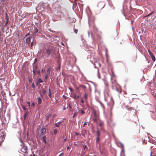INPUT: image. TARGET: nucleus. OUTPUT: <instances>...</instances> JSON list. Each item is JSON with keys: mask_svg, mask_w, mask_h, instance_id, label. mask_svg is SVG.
<instances>
[{"mask_svg": "<svg viewBox=\"0 0 156 156\" xmlns=\"http://www.w3.org/2000/svg\"><path fill=\"white\" fill-rule=\"evenodd\" d=\"M112 87L113 89H115L119 93L122 92L121 89L119 85L117 83L116 81L114 80L112 81Z\"/></svg>", "mask_w": 156, "mask_h": 156, "instance_id": "obj_1", "label": "nucleus"}, {"mask_svg": "<svg viewBox=\"0 0 156 156\" xmlns=\"http://www.w3.org/2000/svg\"><path fill=\"white\" fill-rule=\"evenodd\" d=\"M45 51L48 56L50 55H52L55 53V50L53 48L49 47L48 48H45Z\"/></svg>", "mask_w": 156, "mask_h": 156, "instance_id": "obj_2", "label": "nucleus"}, {"mask_svg": "<svg viewBox=\"0 0 156 156\" xmlns=\"http://www.w3.org/2000/svg\"><path fill=\"white\" fill-rule=\"evenodd\" d=\"M54 11L56 14L62 13V7L59 5H57L55 6Z\"/></svg>", "mask_w": 156, "mask_h": 156, "instance_id": "obj_3", "label": "nucleus"}, {"mask_svg": "<svg viewBox=\"0 0 156 156\" xmlns=\"http://www.w3.org/2000/svg\"><path fill=\"white\" fill-rule=\"evenodd\" d=\"M108 125L111 127H113L115 125V122L111 119H110L108 120Z\"/></svg>", "mask_w": 156, "mask_h": 156, "instance_id": "obj_4", "label": "nucleus"}, {"mask_svg": "<svg viewBox=\"0 0 156 156\" xmlns=\"http://www.w3.org/2000/svg\"><path fill=\"white\" fill-rule=\"evenodd\" d=\"M27 147L25 145H23L20 149V151L23 153L26 154L28 153L27 151Z\"/></svg>", "mask_w": 156, "mask_h": 156, "instance_id": "obj_5", "label": "nucleus"}, {"mask_svg": "<svg viewBox=\"0 0 156 156\" xmlns=\"http://www.w3.org/2000/svg\"><path fill=\"white\" fill-rule=\"evenodd\" d=\"M50 76V68H48L47 71V73L45 74V79L47 80L48 78V77Z\"/></svg>", "mask_w": 156, "mask_h": 156, "instance_id": "obj_6", "label": "nucleus"}, {"mask_svg": "<svg viewBox=\"0 0 156 156\" xmlns=\"http://www.w3.org/2000/svg\"><path fill=\"white\" fill-rule=\"evenodd\" d=\"M148 51L149 55L151 58H152V60L154 61H155V58L153 53L150 51V50L149 49H148Z\"/></svg>", "mask_w": 156, "mask_h": 156, "instance_id": "obj_7", "label": "nucleus"}, {"mask_svg": "<svg viewBox=\"0 0 156 156\" xmlns=\"http://www.w3.org/2000/svg\"><path fill=\"white\" fill-rule=\"evenodd\" d=\"M41 133L40 134L41 137H42L43 136H44V134L46 133V129L45 128H43L41 131Z\"/></svg>", "mask_w": 156, "mask_h": 156, "instance_id": "obj_8", "label": "nucleus"}, {"mask_svg": "<svg viewBox=\"0 0 156 156\" xmlns=\"http://www.w3.org/2000/svg\"><path fill=\"white\" fill-rule=\"evenodd\" d=\"M32 38V37H30L27 38L26 39V42L28 44H29L30 43V40Z\"/></svg>", "mask_w": 156, "mask_h": 156, "instance_id": "obj_9", "label": "nucleus"}, {"mask_svg": "<svg viewBox=\"0 0 156 156\" xmlns=\"http://www.w3.org/2000/svg\"><path fill=\"white\" fill-rule=\"evenodd\" d=\"M51 114H47L45 118L46 120L47 121L51 117Z\"/></svg>", "mask_w": 156, "mask_h": 156, "instance_id": "obj_10", "label": "nucleus"}, {"mask_svg": "<svg viewBox=\"0 0 156 156\" xmlns=\"http://www.w3.org/2000/svg\"><path fill=\"white\" fill-rule=\"evenodd\" d=\"M43 141L45 144H46L47 143V142L46 140V136L45 135H44V136H42V137H41Z\"/></svg>", "mask_w": 156, "mask_h": 156, "instance_id": "obj_11", "label": "nucleus"}, {"mask_svg": "<svg viewBox=\"0 0 156 156\" xmlns=\"http://www.w3.org/2000/svg\"><path fill=\"white\" fill-rule=\"evenodd\" d=\"M5 19L7 20V21L6 23H5V26L9 22V18L7 16V14H6V16L5 17Z\"/></svg>", "mask_w": 156, "mask_h": 156, "instance_id": "obj_12", "label": "nucleus"}, {"mask_svg": "<svg viewBox=\"0 0 156 156\" xmlns=\"http://www.w3.org/2000/svg\"><path fill=\"white\" fill-rule=\"evenodd\" d=\"M38 31V29L37 28H34L33 30V32L34 34H36Z\"/></svg>", "mask_w": 156, "mask_h": 156, "instance_id": "obj_13", "label": "nucleus"}, {"mask_svg": "<svg viewBox=\"0 0 156 156\" xmlns=\"http://www.w3.org/2000/svg\"><path fill=\"white\" fill-rule=\"evenodd\" d=\"M37 100L38 101V104H40L42 102V100L40 97H38L37 98Z\"/></svg>", "mask_w": 156, "mask_h": 156, "instance_id": "obj_14", "label": "nucleus"}, {"mask_svg": "<svg viewBox=\"0 0 156 156\" xmlns=\"http://www.w3.org/2000/svg\"><path fill=\"white\" fill-rule=\"evenodd\" d=\"M100 132L98 129H97V137H99L100 136Z\"/></svg>", "mask_w": 156, "mask_h": 156, "instance_id": "obj_15", "label": "nucleus"}, {"mask_svg": "<svg viewBox=\"0 0 156 156\" xmlns=\"http://www.w3.org/2000/svg\"><path fill=\"white\" fill-rule=\"evenodd\" d=\"M87 95L86 93H85L84 94L83 98L85 100V101H87Z\"/></svg>", "mask_w": 156, "mask_h": 156, "instance_id": "obj_16", "label": "nucleus"}, {"mask_svg": "<svg viewBox=\"0 0 156 156\" xmlns=\"http://www.w3.org/2000/svg\"><path fill=\"white\" fill-rule=\"evenodd\" d=\"M104 123L102 121H100V122H99V125L101 127L104 125Z\"/></svg>", "mask_w": 156, "mask_h": 156, "instance_id": "obj_17", "label": "nucleus"}, {"mask_svg": "<svg viewBox=\"0 0 156 156\" xmlns=\"http://www.w3.org/2000/svg\"><path fill=\"white\" fill-rule=\"evenodd\" d=\"M111 72L112 76L113 77L115 76V74L112 69L111 70Z\"/></svg>", "mask_w": 156, "mask_h": 156, "instance_id": "obj_18", "label": "nucleus"}, {"mask_svg": "<svg viewBox=\"0 0 156 156\" xmlns=\"http://www.w3.org/2000/svg\"><path fill=\"white\" fill-rule=\"evenodd\" d=\"M37 81L39 83H41L43 82L42 81L40 78L38 79Z\"/></svg>", "mask_w": 156, "mask_h": 156, "instance_id": "obj_19", "label": "nucleus"}, {"mask_svg": "<svg viewBox=\"0 0 156 156\" xmlns=\"http://www.w3.org/2000/svg\"><path fill=\"white\" fill-rule=\"evenodd\" d=\"M57 132V130L56 129H55L53 130V133L54 134H56Z\"/></svg>", "mask_w": 156, "mask_h": 156, "instance_id": "obj_20", "label": "nucleus"}, {"mask_svg": "<svg viewBox=\"0 0 156 156\" xmlns=\"http://www.w3.org/2000/svg\"><path fill=\"white\" fill-rule=\"evenodd\" d=\"M111 103H112V105H113L114 101V100L112 97H111Z\"/></svg>", "mask_w": 156, "mask_h": 156, "instance_id": "obj_21", "label": "nucleus"}, {"mask_svg": "<svg viewBox=\"0 0 156 156\" xmlns=\"http://www.w3.org/2000/svg\"><path fill=\"white\" fill-rule=\"evenodd\" d=\"M34 42H32L31 43V44L29 46L30 47V48H33V45L34 44Z\"/></svg>", "mask_w": 156, "mask_h": 156, "instance_id": "obj_22", "label": "nucleus"}, {"mask_svg": "<svg viewBox=\"0 0 156 156\" xmlns=\"http://www.w3.org/2000/svg\"><path fill=\"white\" fill-rule=\"evenodd\" d=\"M100 140V137H97L96 138V143H98L99 142Z\"/></svg>", "mask_w": 156, "mask_h": 156, "instance_id": "obj_23", "label": "nucleus"}, {"mask_svg": "<svg viewBox=\"0 0 156 156\" xmlns=\"http://www.w3.org/2000/svg\"><path fill=\"white\" fill-rule=\"evenodd\" d=\"M128 110L129 111H131V110H135L133 108H128Z\"/></svg>", "mask_w": 156, "mask_h": 156, "instance_id": "obj_24", "label": "nucleus"}, {"mask_svg": "<svg viewBox=\"0 0 156 156\" xmlns=\"http://www.w3.org/2000/svg\"><path fill=\"white\" fill-rule=\"evenodd\" d=\"M28 115V113L27 112L24 115V119H25L26 118V117Z\"/></svg>", "mask_w": 156, "mask_h": 156, "instance_id": "obj_25", "label": "nucleus"}, {"mask_svg": "<svg viewBox=\"0 0 156 156\" xmlns=\"http://www.w3.org/2000/svg\"><path fill=\"white\" fill-rule=\"evenodd\" d=\"M83 149H84V150H87V146L85 145H84V146H83Z\"/></svg>", "mask_w": 156, "mask_h": 156, "instance_id": "obj_26", "label": "nucleus"}, {"mask_svg": "<svg viewBox=\"0 0 156 156\" xmlns=\"http://www.w3.org/2000/svg\"><path fill=\"white\" fill-rule=\"evenodd\" d=\"M80 86V87H82L84 89H85L86 88V86L84 85H81Z\"/></svg>", "mask_w": 156, "mask_h": 156, "instance_id": "obj_27", "label": "nucleus"}, {"mask_svg": "<svg viewBox=\"0 0 156 156\" xmlns=\"http://www.w3.org/2000/svg\"><path fill=\"white\" fill-rule=\"evenodd\" d=\"M55 126H56L57 127H59V125L57 123H55Z\"/></svg>", "mask_w": 156, "mask_h": 156, "instance_id": "obj_28", "label": "nucleus"}, {"mask_svg": "<svg viewBox=\"0 0 156 156\" xmlns=\"http://www.w3.org/2000/svg\"><path fill=\"white\" fill-rule=\"evenodd\" d=\"M87 122L85 121L84 122V123L83 125V126L84 127L86 125H87Z\"/></svg>", "mask_w": 156, "mask_h": 156, "instance_id": "obj_29", "label": "nucleus"}, {"mask_svg": "<svg viewBox=\"0 0 156 156\" xmlns=\"http://www.w3.org/2000/svg\"><path fill=\"white\" fill-rule=\"evenodd\" d=\"M77 116V114L76 113H75L73 116V118H74Z\"/></svg>", "mask_w": 156, "mask_h": 156, "instance_id": "obj_30", "label": "nucleus"}, {"mask_svg": "<svg viewBox=\"0 0 156 156\" xmlns=\"http://www.w3.org/2000/svg\"><path fill=\"white\" fill-rule=\"evenodd\" d=\"M74 32L76 34H77V32H78V30L76 29H75L74 30Z\"/></svg>", "mask_w": 156, "mask_h": 156, "instance_id": "obj_31", "label": "nucleus"}, {"mask_svg": "<svg viewBox=\"0 0 156 156\" xmlns=\"http://www.w3.org/2000/svg\"><path fill=\"white\" fill-rule=\"evenodd\" d=\"M33 72L34 74H36V73H37L36 70L35 69L33 70Z\"/></svg>", "mask_w": 156, "mask_h": 156, "instance_id": "obj_32", "label": "nucleus"}, {"mask_svg": "<svg viewBox=\"0 0 156 156\" xmlns=\"http://www.w3.org/2000/svg\"><path fill=\"white\" fill-rule=\"evenodd\" d=\"M73 98L75 99H76V94H74Z\"/></svg>", "mask_w": 156, "mask_h": 156, "instance_id": "obj_33", "label": "nucleus"}, {"mask_svg": "<svg viewBox=\"0 0 156 156\" xmlns=\"http://www.w3.org/2000/svg\"><path fill=\"white\" fill-rule=\"evenodd\" d=\"M46 91L44 90L42 91V93L43 94H45Z\"/></svg>", "mask_w": 156, "mask_h": 156, "instance_id": "obj_34", "label": "nucleus"}, {"mask_svg": "<svg viewBox=\"0 0 156 156\" xmlns=\"http://www.w3.org/2000/svg\"><path fill=\"white\" fill-rule=\"evenodd\" d=\"M93 121L95 122H97V119L96 118H95L93 119Z\"/></svg>", "mask_w": 156, "mask_h": 156, "instance_id": "obj_35", "label": "nucleus"}, {"mask_svg": "<svg viewBox=\"0 0 156 156\" xmlns=\"http://www.w3.org/2000/svg\"><path fill=\"white\" fill-rule=\"evenodd\" d=\"M32 87L33 88H34L35 87V85L34 83H33L32 84Z\"/></svg>", "mask_w": 156, "mask_h": 156, "instance_id": "obj_36", "label": "nucleus"}, {"mask_svg": "<svg viewBox=\"0 0 156 156\" xmlns=\"http://www.w3.org/2000/svg\"><path fill=\"white\" fill-rule=\"evenodd\" d=\"M81 112L82 114H83L85 113L84 111L83 110H81Z\"/></svg>", "mask_w": 156, "mask_h": 156, "instance_id": "obj_37", "label": "nucleus"}, {"mask_svg": "<svg viewBox=\"0 0 156 156\" xmlns=\"http://www.w3.org/2000/svg\"><path fill=\"white\" fill-rule=\"evenodd\" d=\"M69 90H70V91L71 92H72L73 91V89L72 88H71V87H69Z\"/></svg>", "mask_w": 156, "mask_h": 156, "instance_id": "obj_38", "label": "nucleus"}, {"mask_svg": "<svg viewBox=\"0 0 156 156\" xmlns=\"http://www.w3.org/2000/svg\"><path fill=\"white\" fill-rule=\"evenodd\" d=\"M41 71L42 73H44V72H45V70L44 69H42L41 70Z\"/></svg>", "mask_w": 156, "mask_h": 156, "instance_id": "obj_39", "label": "nucleus"}, {"mask_svg": "<svg viewBox=\"0 0 156 156\" xmlns=\"http://www.w3.org/2000/svg\"><path fill=\"white\" fill-rule=\"evenodd\" d=\"M94 116H95V117H96L97 116V114L95 112H94Z\"/></svg>", "mask_w": 156, "mask_h": 156, "instance_id": "obj_40", "label": "nucleus"}, {"mask_svg": "<svg viewBox=\"0 0 156 156\" xmlns=\"http://www.w3.org/2000/svg\"><path fill=\"white\" fill-rule=\"evenodd\" d=\"M49 96L50 98H51L52 96L51 93H50V94H49Z\"/></svg>", "mask_w": 156, "mask_h": 156, "instance_id": "obj_41", "label": "nucleus"}, {"mask_svg": "<svg viewBox=\"0 0 156 156\" xmlns=\"http://www.w3.org/2000/svg\"><path fill=\"white\" fill-rule=\"evenodd\" d=\"M22 108L24 110H26L27 109L26 107H25L24 106H23Z\"/></svg>", "mask_w": 156, "mask_h": 156, "instance_id": "obj_42", "label": "nucleus"}, {"mask_svg": "<svg viewBox=\"0 0 156 156\" xmlns=\"http://www.w3.org/2000/svg\"><path fill=\"white\" fill-rule=\"evenodd\" d=\"M31 106H35V104L34 102H33L31 104Z\"/></svg>", "mask_w": 156, "mask_h": 156, "instance_id": "obj_43", "label": "nucleus"}, {"mask_svg": "<svg viewBox=\"0 0 156 156\" xmlns=\"http://www.w3.org/2000/svg\"><path fill=\"white\" fill-rule=\"evenodd\" d=\"M37 73L38 74H40V70H38L37 72Z\"/></svg>", "mask_w": 156, "mask_h": 156, "instance_id": "obj_44", "label": "nucleus"}, {"mask_svg": "<svg viewBox=\"0 0 156 156\" xmlns=\"http://www.w3.org/2000/svg\"><path fill=\"white\" fill-rule=\"evenodd\" d=\"M27 103L28 104V107H30V103L29 102H27Z\"/></svg>", "mask_w": 156, "mask_h": 156, "instance_id": "obj_45", "label": "nucleus"}, {"mask_svg": "<svg viewBox=\"0 0 156 156\" xmlns=\"http://www.w3.org/2000/svg\"><path fill=\"white\" fill-rule=\"evenodd\" d=\"M56 116V115L55 114H54L53 115L52 119L54 117H55Z\"/></svg>", "mask_w": 156, "mask_h": 156, "instance_id": "obj_46", "label": "nucleus"}, {"mask_svg": "<svg viewBox=\"0 0 156 156\" xmlns=\"http://www.w3.org/2000/svg\"><path fill=\"white\" fill-rule=\"evenodd\" d=\"M57 123H58V124L59 125L62 123V122H58Z\"/></svg>", "mask_w": 156, "mask_h": 156, "instance_id": "obj_47", "label": "nucleus"}, {"mask_svg": "<svg viewBox=\"0 0 156 156\" xmlns=\"http://www.w3.org/2000/svg\"><path fill=\"white\" fill-rule=\"evenodd\" d=\"M81 102L82 103H84V101H83V99H82L81 100Z\"/></svg>", "mask_w": 156, "mask_h": 156, "instance_id": "obj_48", "label": "nucleus"}, {"mask_svg": "<svg viewBox=\"0 0 156 156\" xmlns=\"http://www.w3.org/2000/svg\"><path fill=\"white\" fill-rule=\"evenodd\" d=\"M37 82V83H36V85H37H37L39 84V83H38V82L37 81V82Z\"/></svg>", "mask_w": 156, "mask_h": 156, "instance_id": "obj_49", "label": "nucleus"}, {"mask_svg": "<svg viewBox=\"0 0 156 156\" xmlns=\"http://www.w3.org/2000/svg\"><path fill=\"white\" fill-rule=\"evenodd\" d=\"M48 92H49V94H50V93H51V90L50 89H48Z\"/></svg>", "mask_w": 156, "mask_h": 156, "instance_id": "obj_50", "label": "nucleus"}, {"mask_svg": "<svg viewBox=\"0 0 156 156\" xmlns=\"http://www.w3.org/2000/svg\"><path fill=\"white\" fill-rule=\"evenodd\" d=\"M66 139H65L63 140V142H65L66 141Z\"/></svg>", "mask_w": 156, "mask_h": 156, "instance_id": "obj_51", "label": "nucleus"}, {"mask_svg": "<svg viewBox=\"0 0 156 156\" xmlns=\"http://www.w3.org/2000/svg\"><path fill=\"white\" fill-rule=\"evenodd\" d=\"M62 155H63V154L62 153L59 155V156H62Z\"/></svg>", "mask_w": 156, "mask_h": 156, "instance_id": "obj_52", "label": "nucleus"}, {"mask_svg": "<svg viewBox=\"0 0 156 156\" xmlns=\"http://www.w3.org/2000/svg\"><path fill=\"white\" fill-rule=\"evenodd\" d=\"M30 34L29 33H27V34H26V37L29 35Z\"/></svg>", "mask_w": 156, "mask_h": 156, "instance_id": "obj_53", "label": "nucleus"}, {"mask_svg": "<svg viewBox=\"0 0 156 156\" xmlns=\"http://www.w3.org/2000/svg\"><path fill=\"white\" fill-rule=\"evenodd\" d=\"M37 59H36L34 61V63H35L37 61Z\"/></svg>", "mask_w": 156, "mask_h": 156, "instance_id": "obj_54", "label": "nucleus"}, {"mask_svg": "<svg viewBox=\"0 0 156 156\" xmlns=\"http://www.w3.org/2000/svg\"><path fill=\"white\" fill-rule=\"evenodd\" d=\"M79 98V96H77V97H76V99H78Z\"/></svg>", "mask_w": 156, "mask_h": 156, "instance_id": "obj_55", "label": "nucleus"}, {"mask_svg": "<svg viewBox=\"0 0 156 156\" xmlns=\"http://www.w3.org/2000/svg\"><path fill=\"white\" fill-rule=\"evenodd\" d=\"M67 149H69V147H67Z\"/></svg>", "mask_w": 156, "mask_h": 156, "instance_id": "obj_56", "label": "nucleus"}, {"mask_svg": "<svg viewBox=\"0 0 156 156\" xmlns=\"http://www.w3.org/2000/svg\"><path fill=\"white\" fill-rule=\"evenodd\" d=\"M63 109V110H66V108H65V107H64Z\"/></svg>", "mask_w": 156, "mask_h": 156, "instance_id": "obj_57", "label": "nucleus"}, {"mask_svg": "<svg viewBox=\"0 0 156 156\" xmlns=\"http://www.w3.org/2000/svg\"><path fill=\"white\" fill-rule=\"evenodd\" d=\"M106 87H107V88H108V84H106Z\"/></svg>", "mask_w": 156, "mask_h": 156, "instance_id": "obj_58", "label": "nucleus"}, {"mask_svg": "<svg viewBox=\"0 0 156 156\" xmlns=\"http://www.w3.org/2000/svg\"><path fill=\"white\" fill-rule=\"evenodd\" d=\"M122 147L123 148V145L122 144Z\"/></svg>", "mask_w": 156, "mask_h": 156, "instance_id": "obj_59", "label": "nucleus"}, {"mask_svg": "<svg viewBox=\"0 0 156 156\" xmlns=\"http://www.w3.org/2000/svg\"><path fill=\"white\" fill-rule=\"evenodd\" d=\"M151 156H152L151 153Z\"/></svg>", "mask_w": 156, "mask_h": 156, "instance_id": "obj_60", "label": "nucleus"}, {"mask_svg": "<svg viewBox=\"0 0 156 156\" xmlns=\"http://www.w3.org/2000/svg\"><path fill=\"white\" fill-rule=\"evenodd\" d=\"M34 156H35V154H34Z\"/></svg>", "mask_w": 156, "mask_h": 156, "instance_id": "obj_61", "label": "nucleus"}, {"mask_svg": "<svg viewBox=\"0 0 156 156\" xmlns=\"http://www.w3.org/2000/svg\"><path fill=\"white\" fill-rule=\"evenodd\" d=\"M99 37H100V38H101V37L100 36Z\"/></svg>", "mask_w": 156, "mask_h": 156, "instance_id": "obj_62", "label": "nucleus"}, {"mask_svg": "<svg viewBox=\"0 0 156 156\" xmlns=\"http://www.w3.org/2000/svg\"><path fill=\"white\" fill-rule=\"evenodd\" d=\"M64 96H64V95H63V97H64Z\"/></svg>", "mask_w": 156, "mask_h": 156, "instance_id": "obj_63", "label": "nucleus"}, {"mask_svg": "<svg viewBox=\"0 0 156 156\" xmlns=\"http://www.w3.org/2000/svg\"><path fill=\"white\" fill-rule=\"evenodd\" d=\"M76 135H77L78 134L77 133H76Z\"/></svg>", "mask_w": 156, "mask_h": 156, "instance_id": "obj_64", "label": "nucleus"}]
</instances>
